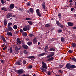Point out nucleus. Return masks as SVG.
I'll return each instance as SVG.
<instances>
[{"label":"nucleus","mask_w":76,"mask_h":76,"mask_svg":"<svg viewBox=\"0 0 76 76\" xmlns=\"http://www.w3.org/2000/svg\"><path fill=\"white\" fill-rule=\"evenodd\" d=\"M42 68H41L40 69L42 70V72H45V70L47 69L46 64L43 61L42 62Z\"/></svg>","instance_id":"1"},{"label":"nucleus","mask_w":76,"mask_h":76,"mask_svg":"<svg viewBox=\"0 0 76 76\" xmlns=\"http://www.w3.org/2000/svg\"><path fill=\"white\" fill-rule=\"evenodd\" d=\"M39 11L40 10L39 9H37V10H36V13H37L38 16H39V17H41V15Z\"/></svg>","instance_id":"2"},{"label":"nucleus","mask_w":76,"mask_h":76,"mask_svg":"<svg viewBox=\"0 0 76 76\" xmlns=\"http://www.w3.org/2000/svg\"><path fill=\"white\" fill-rule=\"evenodd\" d=\"M12 16V14L11 13H8V14L6 15V18L7 19L10 18Z\"/></svg>","instance_id":"3"},{"label":"nucleus","mask_w":76,"mask_h":76,"mask_svg":"<svg viewBox=\"0 0 76 76\" xmlns=\"http://www.w3.org/2000/svg\"><path fill=\"white\" fill-rule=\"evenodd\" d=\"M22 62V61L20 60V61H17L15 63L16 65H21V63Z\"/></svg>","instance_id":"4"},{"label":"nucleus","mask_w":76,"mask_h":76,"mask_svg":"<svg viewBox=\"0 0 76 76\" xmlns=\"http://www.w3.org/2000/svg\"><path fill=\"white\" fill-rule=\"evenodd\" d=\"M22 47L23 48L26 49H27L28 48V47L27 45L25 44L22 45Z\"/></svg>","instance_id":"5"},{"label":"nucleus","mask_w":76,"mask_h":76,"mask_svg":"<svg viewBox=\"0 0 76 76\" xmlns=\"http://www.w3.org/2000/svg\"><path fill=\"white\" fill-rule=\"evenodd\" d=\"M23 69H19L17 71V73L18 74H21L23 73Z\"/></svg>","instance_id":"6"},{"label":"nucleus","mask_w":76,"mask_h":76,"mask_svg":"<svg viewBox=\"0 0 76 76\" xmlns=\"http://www.w3.org/2000/svg\"><path fill=\"white\" fill-rule=\"evenodd\" d=\"M6 29H7V31H11L13 30L12 28L10 26H8V28H7Z\"/></svg>","instance_id":"7"},{"label":"nucleus","mask_w":76,"mask_h":76,"mask_svg":"<svg viewBox=\"0 0 76 76\" xmlns=\"http://www.w3.org/2000/svg\"><path fill=\"white\" fill-rule=\"evenodd\" d=\"M71 64L69 63H68L67 64H66V68L68 69H69L70 67L71 66Z\"/></svg>","instance_id":"8"},{"label":"nucleus","mask_w":76,"mask_h":76,"mask_svg":"<svg viewBox=\"0 0 76 76\" xmlns=\"http://www.w3.org/2000/svg\"><path fill=\"white\" fill-rule=\"evenodd\" d=\"M15 7L14 4H11L10 6V8L11 9H13Z\"/></svg>","instance_id":"9"},{"label":"nucleus","mask_w":76,"mask_h":76,"mask_svg":"<svg viewBox=\"0 0 76 76\" xmlns=\"http://www.w3.org/2000/svg\"><path fill=\"white\" fill-rule=\"evenodd\" d=\"M68 25L69 26H72L74 25V24L73 23H71V22H69L67 23Z\"/></svg>","instance_id":"10"},{"label":"nucleus","mask_w":76,"mask_h":76,"mask_svg":"<svg viewBox=\"0 0 76 76\" xmlns=\"http://www.w3.org/2000/svg\"><path fill=\"white\" fill-rule=\"evenodd\" d=\"M6 35H7V36H12V33H11V32H8L6 33Z\"/></svg>","instance_id":"11"},{"label":"nucleus","mask_w":76,"mask_h":76,"mask_svg":"<svg viewBox=\"0 0 76 76\" xmlns=\"http://www.w3.org/2000/svg\"><path fill=\"white\" fill-rule=\"evenodd\" d=\"M1 38L2 39V40H3V41H4V42H5V43L6 44L8 43V42L4 38V37H2Z\"/></svg>","instance_id":"12"},{"label":"nucleus","mask_w":76,"mask_h":76,"mask_svg":"<svg viewBox=\"0 0 76 76\" xmlns=\"http://www.w3.org/2000/svg\"><path fill=\"white\" fill-rule=\"evenodd\" d=\"M76 68V66L75 65H71L70 66L69 69H74Z\"/></svg>","instance_id":"13"},{"label":"nucleus","mask_w":76,"mask_h":76,"mask_svg":"<svg viewBox=\"0 0 76 76\" xmlns=\"http://www.w3.org/2000/svg\"><path fill=\"white\" fill-rule=\"evenodd\" d=\"M17 41L18 44H21V40H20V39H19V38H17Z\"/></svg>","instance_id":"14"},{"label":"nucleus","mask_w":76,"mask_h":76,"mask_svg":"<svg viewBox=\"0 0 76 76\" xmlns=\"http://www.w3.org/2000/svg\"><path fill=\"white\" fill-rule=\"evenodd\" d=\"M37 42V38L36 37L34 38L33 40V43L34 44H36Z\"/></svg>","instance_id":"15"},{"label":"nucleus","mask_w":76,"mask_h":76,"mask_svg":"<svg viewBox=\"0 0 76 76\" xmlns=\"http://www.w3.org/2000/svg\"><path fill=\"white\" fill-rule=\"evenodd\" d=\"M42 7H43L44 10H45V2H44L43 3H42Z\"/></svg>","instance_id":"16"},{"label":"nucleus","mask_w":76,"mask_h":76,"mask_svg":"<svg viewBox=\"0 0 76 76\" xmlns=\"http://www.w3.org/2000/svg\"><path fill=\"white\" fill-rule=\"evenodd\" d=\"M46 54L45 53H42L40 54L39 55V57H42L43 56H45Z\"/></svg>","instance_id":"17"},{"label":"nucleus","mask_w":76,"mask_h":76,"mask_svg":"<svg viewBox=\"0 0 76 76\" xmlns=\"http://www.w3.org/2000/svg\"><path fill=\"white\" fill-rule=\"evenodd\" d=\"M34 58H35V57L33 56H28L27 57V58H28V59H33Z\"/></svg>","instance_id":"18"},{"label":"nucleus","mask_w":76,"mask_h":76,"mask_svg":"<svg viewBox=\"0 0 76 76\" xmlns=\"http://www.w3.org/2000/svg\"><path fill=\"white\" fill-rule=\"evenodd\" d=\"M4 25H5V26H7V20L6 19H5L4 20Z\"/></svg>","instance_id":"19"},{"label":"nucleus","mask_w":76,"mask_h":76,"mask_svg":"<svg viewBox=\"0 0 76 76\" xmlns=\"http://www.w3.org/2000/svg\"><path fill=\"white\" fill-rule=\"evenodd\" d=\"M54 58L53 57H51L50 58H49V59H48V61H53V60H54Z\"/></svg>","instance_id":"20"},{"label":"nucleus","mask_w":76,"mask_h":76,"mask_svg":"<svg viewBox=\"0 0 76 76\" xmlns=\"http://www.w3.org/2000/svg\"><path fill=\"white\" fill-rule=\"evenodd\" d=\"M6 1L5 0H1V2L2 4H4L6 3Z\"/></svg>","instance_id":"21"},{"label":"nucleus","mask_w":76,"mask_h":76,"mask_svg":"<svg viewBox=\"0 0 76 76\" xmlns=\"http://www.w3.org/2000/svg\"><path fill=\"white\" fill-rule=\"evenodd\" d=\"M49 56H50L53 57V56H54V52H52L50 53Z\"/></svg>","instance_id":"22"},{"label":"nucleus","mask_w":76,"mask_h":76,"mask_svg":"<svg viewBox=\"0 0 76 76\" xmlns=\"http://www.w3.org/2000/svg\"><path fill=\"white\" fill-rule=\"evenodd\" d=\"M72 47L74 48H75L76 47V44L75 43H72Z\"/></svg>","instance_id":"23"},{"label":"nucleus","mask_w":76,"mask_h":76,"mask_svg":"<svg viewBox=\"0 0 76 76\" xmlns=\"http://www.w3.org/2000/svg\"><path fill=\"white\" fill-rule=\"evenodd\" d=\"M30 11L31 13H33L34 10L32 8H30Z\"/></svg>","instance_id":"24"},{"label":"nucleus","mask_w":76,"mask_h":76,"mask_svg":"<svg viewBox=\"0 0 76 76\" xmlns=\"http://www.w3.org/2000/svg\"><path fill=\"white\" fill-rule=\"evenodd\" d=\"M65 38H64V37H62L61 38V41L62 42H64L65 41Z\"/></svg>","instance_id":"25"},{"label":"nucleus","mask_w":76,"mask_h":76,"mask_svg":"<svg viewBox=\"0 0 76 76\" xmlns=\"http://www.w3.org/2000/svg\"><path fill=\"white\" fill-rule=\"evenodd\" d=\"M14 29L16 30L18 28V26L16 25H15L13 27Z\"/></svg>","instance_id":"26"},{"label":"nucleus","mask_w":76,"mask_h":76,"mask_svg":"<svg viewBox=\"0 0 76 76\" xmlns=\"http://www.w3.org/2000/svg\"><path fill=\"white\" fill-rule=\"evenodd\" d=\"M15 51L16 52H17V53H18V50H18V47H15Z\"/></svg>","instance_id":"27"},{"label":"nucleus","mask_w":76,"mask_h":76,"mask_svg":"<svg viewBox=\"0 0 76 76\" xmlns=\"http://www.w3.org/2000/svg\"><path fill=\"white\" fill-rule=\"evenodd\" d=\"M50 51H54L55 50V49H54V48H51L50 49Z\"/></svg>","instance_id":"28"},{"label":"nucleus","mask_w":76,"mask_h":76,"mask_svg":"<svg viewBox=\"0 0 76 76\" xmlns=\"http://www.w3.org/2000/svg\"><path fill=\"white\" fill-rule=\"evenodd\" d=\"M28 23L30 24V25H32V22L31 21H28Z\"/></svg>","instance_id":"29"},{"label":"nucleus","mask_w":76,"mask_h":76,"mask_svg":"<svg viewBox=\"0 0 76 76\" xmlns=\"http://www.w3.org/2000/svg\"><path fill=\"white\" fill-rule=\"evenodd\" d=\"M22 35L24 37H26L27 36V33H22Z\"/></svg>","instance_id":"30"},{"label":"nucleus","mask_w":76,"mask_h":76,"mask_svg":"<svg viewBox=\"0 0 76 76\" xmlns=\"http://www.w3.org/2000/svg\"><path fill=\"white\" fill-rule=\"evenodd\" d=\"M10 53H12V48L11 47L10 48Z\"/></svg>","instance_id":"31"},{"label":"nucleus","mask_w":76,"mask_h":76,"mask_svg":"<svg viewBox=\"0 0 76 76\" xmlns=\"http://www.w3.org/2000/svg\"><path fill=\"white\" fill-rule=\"evenodd\" d=\"M7 47H8L7 46V45H5V47H4L3 48V50H4V51H5L6 49H7Z\"/></svg>","instance_id":"32"},{"label":"nucleus","mask_w":76,"mask_h":76,"mask_svg":"<svg viewBox=\"0 0 76 76\" xmlns=\"http://www.w3.org/2000/svg\"><path fill=\"white\" fill-rule=\"evenodd\" d=\"M1 10H4V11H7V9L5 7H3L2 8Z\"/></svg>","instance_id":"33"},{"label":"nucleus","mask_w":76,"mask_h":76,"mask_svg":"<svg viewBox=\"0 0 76 76\" xmlns=\"http://www.w3.org/2000/svg\"><path fill=\"white\" fill-rule=\"evenodd\" d=\"M27 44H28V45H31L32 44V43L31 42H28L27 43Z\"/></svg>","instance_id":"34"},{"label":"nucleus","mask_w":76,"mask_h":76,"mask_svg":"<svg viewBox=\"0 0 76 76\" xmlns=\"http://www.w3.org/2000/svg\"><path fill=\"white\" fill-rule=\"evenodd\" d=\"M58 26H59L60 27H61V28H63V27H64V25H61V24H59L58 25Z\"/></svg>","instance_id":"35"},{"label":"nucleus","mask_w":76,"mask_h":76,"mask_svg":"<svg viewBox=\"0 0 76 76\" xmlns=\"http://www.w3.org/2000/svg\"><path fill=\"white\" fill-rule=\"evenodd\" d=\"M56 23L57 25L58 26L59 25H60L59 22L58 20H56Z\"/></svg>","instance_id":"36"},{"label":"nucleus","mask_w":76,"mask_h":76,"mask_svg":"<svg viewBox=\"0 0 76 76\" xmlns=\"http://www.w3.org/2000/svg\"><path fill=\"white\" fill-rule=\"evenodd\" d=\"M29 75L28 73L26 74H24L22 76H29Z\"/></svg>","instance_id":"37"},{"label":"nucleus","mask_w":76,"mask_h":76,"mask_svg":"<svg viewBox=\"0 0 76 76\" xmlns=\"http://www.w3.org/2000/svg\"><path fill=\"white\" fill-rule=\"evenodd\" d=\"M50 25L49 24H46L45 25V27L46 28H47L49 26H50Z\"/></svg>","instance_id":"38"},{"label":"nucleus","mask_w":76,"mask_h":76,"mask_svg":"<svg viewBox=\"0 0 76 76\" xmlns=\"http://www.w3.org/2000/svg\"><path fill=\"white\" fill-rule=\"evenodd\" d=\"M62 32V31L61 29H58V33H61Z\"/></svg>","instance_id":"39"},{"label":"nucleus","mask_w":76,"mask_h":76,"mask_svg":"<svg viewBox=\"0 0 76 76\" xmlns=\"http://www.w3.org/2000/svg\"><path fill=\"white\" fill-rule=\"evenodd\" d=\"M26 61L25 60H23V64H26Z\"/></svg>","instance_id":"40"},{"label":"nucleus","mask_w":76,"mask_h":76,"mask_svg":"<svg viewBox=\"0 0 76 76\" xmlns=\"http://www.w3.org/2000/svg\"><path fill=\"white\" fill-rule=\"evenodd\" d=\"M26 20H31L32 19L31 18H26Z\"/></svg>","instance_id":"41"},{"label":"nucleus","mask_w":76,"mask_h":76,"mask_svg":"<svg viewBox=\"0 0 76 76\" xmlns=\"http://www.w3.org/2000/svg\"><path fill=\"white\" fill-rule=\"evenodd\" d=\"M0 61H1V63L2 64H4V60H2L1 59Z\"/></svg>","instance_id":"42"},{"label":"nucleus","mask_w":76,"mask_h":76,"mask_svg":"<svg viewBox=\"0 0 76 76\" xmlns=\"http://www.w3.org/2000/svg\"><path fill=\"white\" fill-rule=\"evenodd\" d=\"M27 28L28 31H29L30 30V26H27V27H26V28Z\"/></svg>","instance_id":"43"},{"label":"nucleus","mask_w":76,"mask_h":76,"mask_svg":"<svg viewBox=\"0 0 76 76\" xmlns=\"http://www.w3.org/2000/svg\"><path fill=\"white\" fill-rule=\"evenodd\" d=\"M34 35L32 34H31L29 35V36L30 37H34Z\"/></svg>","instance_id":"44"},{"label":"nucleus","mask_w":76,"mask_h":76,"mask_svg":"<svg viewBox=\"0 0 76 76\" xmlns=\"http://www.w3.org/2000/svg\"><path fill=\"white\" fill-rule=\"evenodd\" d=\"M72 59L75 62H76V59L75 58H72Z\"/></svg>","instance_id":"45"},{"label":"nucleus","mask_w":76,"mask_h":76,"mask_svg":"<svg viewBox=\"0 0 76 76\" xmlns=\"http://www.w3.org/2000/svg\"><path fill=\"white\" fill-rule=\"evenodd\" d=\"M53 57V56H52L49 55V56H48L47 57V58H49L51 57Z\"/></svg>","instance_id":"46"},{"label":"nucleus","mask_w":76,"mask_h":76,"mask_svg":"<svg viewBox=\"0 0 76 76\" xmlns=\"http://www.w3.org/2000/svg\"><path fill=\"white\" fill-rule=\"evenodd\" d=\"M27 30V29L26 28H23V31H26Z\"/></svg>","instance_id":"47"},{"label":"nucleus","mask_w":76,"mask_h":76,"mask_svg":"<svg viewBox=\"0 0 76 76\" xmlns=\"http://www.w3.org/2000/svg\"><path fill=\"white\" fill-rule=\"evenodd\" d=\"M12 25V23H10L8 24V26H11Z\"/></svg>","instance_id":"48"},{"label":"nucleus","mask_w":76,"mask_h":76,"mask_svg":"<svg viewBox=\"0 0 76 76\" xmlns=\"http://www.w3.org/2000/svg\"><path fill=\"white\" fill-rule=\"evenodd\" d=\"M23 53L26 54L28 53V52L26 50H24V51L23 52Z\"/></svg>","instance_id":"49"},{"label":"nucleus","mask_w":76,"mask_h":76,"mask_svg":"<svg viewBox=\"0 0 76 76\" xmlns=\"http://www.w3.org/2000/svg\"><path fill=\"white\" fill-rule=\"evenodd\" d=\"M48 45L46 46L45 48V49H48Z\"/></svg>","instance_id":"50"},{"label":"nucleus","mask_w":76,"mask_h":76,"mask_svg":"<svg viewBox=\"0 0 76 76\" xmlns=\"http://www.w3.org/2000/svg\"><path fill=\"white\" fill-rule=\"evenodd\" d=\"M48 75H51V72L50 71H48Z\"/></svg>","instance_id":"51"},{"label":"nucleus","mask_w":76,"mask_h":76,"mask_svg":"<svg viewBox=\"0 0 76 76\" xmlns=\"http://www.w3.org/2000/svg\"><path fill=\"white\" fill-rule=\"evenodd\" d=\"M19 31L20 33L21 32H23V30L22 29H20V30H19Z\"/></svg>","instance_id":"52"},{"label":"nucleus","mask_w":76,"mask_h":76,"mask_svg":"<svg viewBox=\"0 0 76 76\" xmlns=\"http://www.w3.org/2000/svg\"><path fill=\"white\" fill-rule=\"evenodd\" d=\"M32 67V65H30L29 66V69H31Z\"/></svg>","instance_id":"53"},{"label":"nucleus","mask_w":76,"mask_h":76,"mask_svg":"<svg viewBox=\"0 0 76 76\" xmlns=\"http://www.w3.org/2000/svg\"><path fill=\"white\" fill-rule=\"evenodd\" d=\"M72 51L71 50H69L68 53H72Z\"/></svg>","instance_id":"54"},{"label":"nucleus","mask_w":76,"mask_h":76,"mask_svg":"<svg viewBox=\"0 0 76 76\" xmlns=\"http://www.w3.org/2000/svg\"><path fill=\"white\" fill-rule=\"evenodd\" d=\"M27 5L28 6L31 5V3L30 2H28V3L27 4Z\"/></svg>","instance_id":"55"},{"label":"nucleus","mask_w":76,"mask_h":76,"mask_svg":"<svg viewBox=\"0 0 76 76\" xmlns=\"http://www.w3.org/2000/svg\"><path fill=\"white\" fill-rule=\"evenodd\" d=\"M23 10V9L22 8H19L18 9V10L21 11Z\"/></svg>","instance_id":"56"},{"label":"nucleus","mask_w":76,"mask_h":76,"mask_svg":"<svg viewBox=\"0 0 76 76\" xmlns=\"http://www.w3.org/2000/svg\"><path fill=\"white\" fill-rule=\"evenodd\" d=\"M59 68H62L63 67V65H59Z\"/></svg>","instance_id":"57"},{"label":"nucleus","mask_w":76,"mask_h":76,"mask_svg":"<svg viewBox=\"0 0 76 76\" xmlns=\"http://www.w3.org/2000/svg\"><path fill=\"white\" fill-rule=\"evenodd\" d=\"M61 16V13H59L58 15V16Z\"/></svg>","instance_id":"58"},{"label":"nucleus","mask_w":76,"mask_h":76,"mask_svg":"<svg viewBox=\"0 0 76 76\" xmlns=\"http://www.w3.org/2000/svg\"><path fill=\"white\" fill-rule=\"evenodd\" d=\"M5 46V44H3V45H1V47L2 48H3Z\"/></svg>","instance_id":"59"},{"label":"nucleus","mask_w":76,"mask_h":76,"mask_svg":"<svg viewBox=\"0 0 76 76\" xmlns=\"http://www.w3.org/2000/svg\"><path fill=\"white\" fill-rule=\"evenodd\" d=\"M72 28L73 29L76 30V26L73 27Z\"/></svg>","instance_id":"60"},{"label":"nucleus","mask_w":76,"mask_h":76,"mask_svg":"<svg viewBox=\"0 0 76 76\" xmlns=\"http://www.w3.org/2000/svg\"><path fill=\"white\" fill-rule=\"evenodd\" d=\"M74 8H71V11H72V12H73V11H74Z\"/></svg>","instance_id":"61"},{"label":"nucleus","mask_w":76,"mask_h":76,"mask_svg":"<svg viewBox=\"0 0 76 76\" xmlns=\"http://www.w3.org/2000/svg\"><path fill=\"white\" fill-rule=\"evenodd\" d=\"M55 40V38H52L51 39V41H54Z\"/></svg>","instance_id":"62"},{"label":"nucleus","mask_w":76,"mask_h":76,"mask_svg":"<svg viewBox=\"0 0 76 76\" xmlns=\"http://www.w3.org/2000/svg\"><path fill=\"white\" fill-rule=\"evenodd\" d=\"M58 18H59V20H61V16H59Z\"/></svg>","instance_id":"63"},{"label":"nucleus","mask_w":76,"mask_h":76,"mask_svg":"<svg viewBox=\"0 0 76 76\" xmlns=\"http://www.w3.org/2000/svg\"><path fill=\"white\" fill-rule=\"evenodd\" d=\"M59 72L60 73H62V72L61 70H59Z\"/></svg>","instance_id":"64"}]
</instances>
